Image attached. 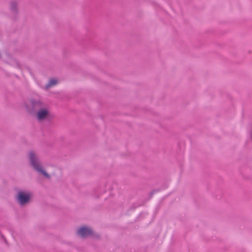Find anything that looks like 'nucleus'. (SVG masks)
<instances>
[{"label":"nucleus","mask_w":252,"mask_h":252,"mask_svg":"<svg viewBox=\"0 0 252 252\" xmlns=\"http://www.w3.org/2000/svg\"><path fill=\"white\" fill-rule=\"evenodd\" d=\"M29 160L31 165L35 170L42 174L45 177L48 178H50V175L41 167L37 157L32 151L29 153Z\"/></svg>","instance_id":"obj_1"},{"label":"nucleus","mask_w":252,"mask_h":252,"mask_svg":"<svg viewBox=\"0 0 252 252\" xmlns=\"http://www.w3.org/2000/svg\"><path fill=\"white\" fill-rule=\"evenodd\" d=\"M31 195L29 193H27L23 191L18 192L17 196V199L19 203L23 205L27 203L30 200Z\"/></svg>","instance_id":"obj_2"},{"label":"nucleus","mask_w":252,"mask_h":252,"mask_svg":"<svg viewBox=\"0 0 252 252\" xmlns=\"http://www.w3.org/2000/svg\"><path fill=\"white\" fill-rule=\"evenodd\" d=\"M78 233L83 238H86L88 236H94V232L90 228L82 226L78 230ZM95 237L98 238L99 235H96Z\"/></svg>","instance_id":"obj_3"},{"label":"nucleus","mask_w":252,"mask_h":252,"mask_svg":"<svg viewBox=\"0 0 252 252\" xmlns=\"http://www.w3.org/2000/svg\"><path fill=\"white\" fill-rule=\"evenodd\" d=\"M48 111L45 108L40 109L37 113V117L39 121L45 119L48 115Z\"/></svg>","instance_id":"obj_4"},{"label":"nucleus","mask_w":252,"mask_h":252,"mask_svg":"<svg viewBox=\"0 0 252 252\" xmlns=\"http://www.w3.org/2000/svg\"><path fill=\"white\" fill-rule=\"evenodd\" d=\"M10 11L14 14H16L17 13V3L16 1H13L11 2Z\"/></svg>","instance_id":"obj_5"},{"label":"nucleus","mask_w":252,"mask_h":252,"mask_svg":"<svg viewBox=\"0 0 252 252\" xmlns=\"http://www.w3.org/2000/svg\"><path fill=\"white\" fill-rule=\"evenodd\" d=\"M57 80L56 79H51L49 82L45 86V88L46 89H48L50 87L52 86H54L56 84H57Z\"/></svg>","instance_id":"obj_6"},{"label":"nucleus","mask_w":252,"mask_h":252,"mask_svg":"<svg viewBox=\"0 0 252 252\" xmlns=\"http://www.w3.org/2000/svg\"><path fill=\"white\" fill-rule=\"evenodd\" d=\"M31 104L33 108H35L36 106H41V102L37 100H32L31 101Z\"/></svg>","instance_id":"obj_7"},{"label":"nucleus","mask_w":252,"mask_h":252,"mask_svg":"<svg viewBox=\"0 0 252 252\" xmlns=\"http://www.w3.org/2000/svg\"><path fill=\"white\" fill-rule=\"evenodd\" d=\"M1 237L2 238V239L4 240V241L5 243L6 244H7V241H6V239H5V237H4L2 234H1Z\"/></svg>","instance_id":"obj_8"},{"label":"nucleus","mask_w":252,"mask_h":252,"mask_svg":"<svg viewBox=\"0 0 252 252\" xmlns=\"http://www.w3.org/2000/svg\"><path fill=\"white\" fill-rule=\"evenodd\" d=\"M156 190H153V191L151 193V195H152L153 194V193H154L155 192H156Z\"/></svg>","instance_id":"obj_9"}]
</instances>
